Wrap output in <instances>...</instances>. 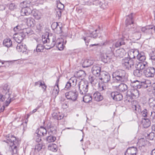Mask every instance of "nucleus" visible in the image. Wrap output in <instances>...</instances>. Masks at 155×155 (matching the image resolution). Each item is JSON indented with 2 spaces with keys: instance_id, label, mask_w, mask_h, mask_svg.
<instances>
[{
  "instance_id": "obj_62",
  "label": "nucleus",
  "mask_w": 155,
  "mask_h": 155,
  "mask_svg": "<svg viewBox=\"0 0 155 155\" xmlns=\"http://www.w3.org/2000/svg\"><path fill=\"white\" fill-rule=\"evenodd\" d=\"M133 51H134V58H135V57H137V58H138V56L139 55V54H140V53L138 51V50H133Z\"/></svg>"
},
{
  "instance_id": "obj_28",
  "label": "nucleus",
  "mask_w": 155,
  "mask_h": 155,
  "mask_svg": "<svg viewBox=\"0 0 155 155\" xmlns=\"http://www.w3.org/2000/svg\"><path fill=\"white\" fill-rule=\"evenodd\" d=\"M106 4L104 0H99L96 3V5L103 9L107 8Z\"/></svg>"
},
{
  "instance_id": "obj_48",
  "label": "nucleus",
  "mask_w": 155,
  "mask_h": 155,
  "mask_svg": "<svg viewBox=\"0 0 155 155\" xmlns=\"http://www.w3.org/2000/svg\"><path fill=\"white\" fill-rule=\"evenodd\" d=\"M134 51L132 49L128 53V55L130 59H135L134 56Z\"/></svg>"
},
{
  "instance_id": "obj_7",
  "label": "nucleus",
  "mask_w": 155,
  "mask_h": 155,
  "mask_svg": "<svg viewBox=\"0 0 155 155\" xmlns=\"http://www.w3.org/2000/svg\"><path fill=\"white\" fill-rule=\"evenodd\" d=\"M89 83L87 81L81 80L78 84L79 91L81 95L85 94L88 91Z\"/></svg>"
},
{
  "instance_id": "obj_33",
  "label": "nucleus",
  "mask_w": 155,
  "mask_h": 155,
  "mask_svg": "<svg viewBox=\"0 0 155 155\" xmlns=\"http://www.w3.org/2000/svg\"><path fill=\"white\" fill-rule=\"evenodd\" d=\"M149 104L150 107L155 110V98L152 97L149 99Z\"/></svg>"
},
{
  "instance_id": "obj_36",
  "label": "nucleus",
  "mask_w": 155,
  "mask_h": 155,
  "mask_svg": "<svg viewBox=\"0 0 155 155\" xmlns=\"http://www.w3.org/2000/svg\"><path fill=\"white\" fill-rule=\"evenodd\" d=\"M134 75L137 77H140L142 75V71L138 68L134 71Z\"/></svg>"
},
{
  "instance_id": "obj_52",
  "label": "nucleus",
  "mask_w": 155,
  "mask_h": 155,
  "mask_svg": "<svg viewBox=\"0 0 155 155\" xmlns=\"http://www.w3.org/2000/svg\"><path fill=\"white\" fill-rule=\"evenodd\" d=\"M149 82L148 81H145L144 82H142V83H143L142 86L145 88L148 87L150 85V84L148 83Z\"/></svg>"
},
{
  "instance_id": "obj_18",
  "label": "nucleus",
  "mask_w": 155,
  "mask_h": 155,
  "mask_svg": "<svg viewBox=\"0 0 155 155\" xmlns=\"http://www.w3.org/2000/svg\"><path fill=\"white\" fill-rule=\"evenodd\" d=\"M137 153V148L132 147L127 148L125 153V155H136Z\"/></svg>"
},
{
  "instance_id": "obj_54",
  "label": "nucleus",
  "mask_w": 155,
  "mask_h": 155,
  "mask_svg": "<svg viewBox=\"0 0 155 155\" xmlns=\"http://www.w3.org/2000/svg\"><path fill=\"white\" fill-rule=\"evenodd\" d=\"M55 10L56 12V16H58V18H59L61 16L62 10L59 9H56Z\"/></svg>"
},
{
  "instance_id": "obj_39",
  "label": "nucleus",
  "mask_w": 155,
  "mask_h": 155,
  "mask_svg": "<svg viewBox=\"0 0 155 155\" xmlns=\"http://www.w3.org/2000/svg\"><path fill=\"white\" fill-rule=\"evenodd\" d=\"M44 48H45V46H44L41 44H38L37 45L36 49L34 50V51L35 52V51L38 52L42 51Z\"/></svg>"
},
{
  "instance_id": "obj_61",
  "label": "nucleus",
  "mask_w": 155,
  "mask_h": 155,
  "mask_svg": "<svg viewBox=\"0 0 155 155\" xmlns=\"http://www.w3.org/2000/svg\"><path fill=\"white\" fill-rule=\"evenodd\" d=\"M102 58H104V60H105L104 61L105 62H107V61H106V60L107 61L110 58L106 54L103 55L102 56Z\"/></svg>"
},
{
  "instance_id": "obj_38",
  "label": "nucleus",
  "mask_w": 155,
  "mask_h": 155,
  "mask_svg": "<svg viewBox=\"0 0 155 155\" xmlns=\"http://www.w3.org/2000/svg\"><path fill=\"white\" fill-rule=\"evenodd\" d=\"M26 23L27 25L29 26H33L34 24V20L31 18L30 17L26 18Z\"/></svg>"
},
{
  "instance_id": "obj_4",
  "label": "nucleus",
  "mask_w": 155,
  "mask_h": 155,
  "mask_svg": "<svg viewBox=\"0 0 155 155\" xmlns=\"http://www.w3.org/2000/svg\"><path fill=\"white\" fill-rule=\"evenodd\" d=\"M137 60L136 59H130L129 57H125L122 59L121 64L124 68L131 70L135 67Z\"/></svg>"
},
{
  "instance_id": "obj_26",
  "label": "nucleus",
  "mask_w": 155,
  "mask_h": 155,
  "mask_svg": "<svg viewBox=\"0 0 155 155\" xmlns=\"http://www.w3.org/2000/svg\"><path fill=\"white\" fill-rule=\"evenodd\" d=\"M94 63V61L93 60L86 59L84 60L83 62L82 65L84 68L88 67L92 65Z\"/></svg>"
},
{
  "instance_id": "obj_1",
  "label": "nucleus",
  "mask_w": 155,
  "mask_h": 155,
  "mask_svg": "<svg viewBox=\"0 0 155 155\" xmlns=\"http://www.w3.org/2000/svg\"><path fill=\"white\" fill-rule=\"evenodd\" d=\"M134 23V21L133 19L132 13H131L130 15L127 16L125 21L126 29H129V30H128V32H127L126 31L124 32L123 34V38L119 39L114 45V46L118 48L121 45H125V43L124 41V40H128L130 36H131V34H133L137 33L140 35L139 38L140 37L141 34L137 30L136 28L135 27H132L131 25Z\"/></svg>"
},
{
  "instance_id": "obj_35",
  "label": "nucleus",
  "mask_w": 155,
  "mask_h": 155,
  "mask_svg": "<svg viewBox=\"0 0 155 155\" xmlns=\"http://www.w3.org/2000/svg\"><path fill=\"white\" fill-rule=\"evenodd\" d=\"M114 49V47L113 44L110 45H107L106 48V53L108 54L111 53Z\"/></svg>"
},
{
  "instance_id": "obj_32",
  "label": "nucleus",
  "mask_w": 155,
  "mask_h": 155,
  "mask_svg": "<svg viewBox=\"0 0 155 155\" xmlns=\"http://www.w3.org/2000/svg\"><path fill=\"white\" fill-rule=\"evenodd\" d=\"M53 117L55 119L59 120H61L63 118L64 115L60 113H57L54 112L52 114Z\"/></svg>"
},
{
  "instance_id": "obj_31",
  "label": "nucleus",
  "mask_w": 155,
  "mask_h": 155,
  "mask_svg": "<svg viewBox=\"0 0 155 155\" xmlns=\"http://www.w3.org/2000/svg\"><path fill=\"white\" fill-rule=\"evenodd\" d=\"M86 75V74L84 71L80 70L75 74L74 75L78 78H81V79H82Z\"/></svg>"
},
{
  "instance_id": "obj_56",
  "label": "nucleus",
  "mask_w": 155,
  "mask_h": 155,
  "mask_svg": "<svg viewBox=\"0 0 155 155\" xmlns=\"http://www.w3.org/2000/svg\"><path fill=\"white\" fill-rule=\"evenodd\" d=\"M139 106L137 104H133L132 105V108L133 109L136 111H139Z\"/></svg>"
},
{
  "instance_id": "obj_11",
  "label": "nucleus",
  "mask_w": 155,
  "mask_h": 155,
  "mask_svg": "<svg viewBox=\"0 0 155 155\" xmlns=\"http://www.w3.org/2000/svg\"><path fill=\"white\" fill-rule=\"evenodd\" d=\"M99 79L103 83H107L110 81V76L108 72L105 71H102L99 76Z\"/></svg>"
},
{
  "instance_id": "obj_27",
  "label": "nucleus",
  "mask_w": 155,
  "mask_h": 155,
  "mask_svg": "<svg viewBox=\"0 0 155 155\" xmlns=\"http://www.w3.org/2000/svg\"><path fill=\"white\" fill-rule=\"evenodd\" d=\"M31 5V2L29 0L24 1L21 2L20 6L21 8H30V6Z\"/></svg>"
},
{
  "instance_id": "obj_5",
  "label": "nucleus",
  "mask_w": 155,
  "mask_h": 155,
  "mask_svg": "<svg viewBox=\"0 0 155 155\" xmlns=\"http://www.w3.org/2000/svg\"><path fill=\"white\" fill-rule=\"evenodd\" d=\"M100 32V27L99 26L98 28L92 32L89 31L88 32L85 33V36L82 37V38L84 41L86 45L88 46L90 38H95L98 36Z\"/></svg>"
},
{
  "instance_id": "obj_2",
  "label": "nucleus",
  "mask_w": 155,
  "mask_h": 155,
  "mask_svg": "<svg viewBox=\"0 0 155 155\" xmlns=\"http://www.w3.org/2000/svg\"><path fill=\"white\" fill-rule=\"evenodd\" d=\"M12 93L10 87L7 84H5L0 92V101L2 102L5 100L3 105L0 109V113L4 111L5 106L7 107L14 100L13 98H10Z\"/></svg>"
},
{
  "instance_id": "obj_46",
  "label": "nucleus",
  "mask_w": 155,
  "mask_h": 155,
  "mask_svg": "<svg viewBox=\"0 0 155 155\" xmlns=\"http://www.w3.org/2000/svg\"><path fill=\"white\" fill-rule=\"evenodd\" d=\"M42 145L41 144L38 143L36 145L35 147V151L36 152H38L42 148Z\"/></svg>"
},
{
  "instance_id": "obj_3",
  "label": "nucleus",
  "mask_w": 155,
  "mask_h": 155,
  "mask_svg": "<svg viewBox=\"0 0 155 155\" xmlns=\"http://www.w3.org/2000/svg\"><path fill=\"white\" fill-rule=\"evenodd\" d=\"M58 38L55 35H48L46 38L44 36H42V41L43 44H46L45 46V48L49 49L54 47L56 45Z\"/></svg>"
},
{
  "instance_id": "obj_30",
  "label": "nucleus",
  "mask_w": 155,
  "mask_h": 155,
  "mask_svg": "<svg viewBox=\"0 0 155 155\" xmlns=\"http://www.w3.org/2000/svg\"><path fill=\"white\" fill-rule=\"evenodd\" d=\"M3 44L7 48L11 47L12 45V41L9 38L5 39L3 41Z\"/></svg>"
},
{
  "instance_id": "obj_51",
  "label": "nucleus",
  "mask_w": 155,
  "mask_h": 155,
  "mask_svg": "<svg viewBox=\"0 0 155 155\" xmlns=\"http://www.w3.org/2000/svg\"><path fill=\"white\" fill-rule=\"evenodd\" d=\"M12 154H15L17 153V147L16 146H12Z\"/></svg>"
},
{
  "instance_id": "obj_59",
  "label": "nucleus",
  "mask_w": 155,
  "mask_h": 155,
  "mask_svg": "<svg viewBox=\"0 0 155 155\" xmlns=\"http://www.w3.org/2000/svg\"><path fill=\"white\" fill-rule=\"evenodd\" d=\"M71 87H72V86H71L70 83L68 81L67 82V83L65 85V90L69 89Z\"/></svg>"
},
{
  "instance_id": "obj_60",
  "label": "nucleus",
  "mask_w": 155,
  "mask_h": 155,
  "mask_svg": "<svg viewBox=\"0 0 155 155\" xmlns=\"http://www.w3.org/2000/svg\"><path fill=\"white\" fill-rule=\"evenodd\" d=\"M16 8V6L14 3H11L9 5V8L11 10H13Z\"/></svg>"
},
{
  "instance_id": "obj_64",
  "label": "nucleus",
  "mask_w": 155,
  "mask_h": 155,
  "mask_svg": "<svg viewBox=\"0 0 155 155\" xmlns=\"http://www.w3.org/2000/svg\"><path fill=\"white\" fill-rule=\"evenodd\" d=\"M106 88V87L104 86L103 85H99L98 89L99 91H102L103 90H105Z\"/></svg>"
},
{
  "instance_id": "obj_14",
  "label": "nucleus",
  "mask_w": 155,
  "mask_h": 155,
  "mask_svg": "<svg viewBox=\"0 0 155 155\" xmlns=\"http://www.w3.org/2000/svg\"><path fill=\"white\" fill-rule=\"evenodd\" d=\"M91 71L92 73L96 77H99L101 72L100 67L97 64L93 66L91 68Z\"/></svg>"
},
{
  "instance_id": "obj_22",
  "label": "nucleus",
  "mask_w": 155,
  "mask_h": 155,
  "mask_svg": "<svg viewBox=\"0 0 155 155\" xmlns=\"http://www.w3.org/2000/svg\"><path fill=\"white\" fill-rule=\"evenodd\" d=\"M16 49L18 52L23 53L27 50V47L25 44L20 43L17 44Z\"/></svg>"
},
{
  "instance_id": "obj_16",
  "label": "nucleus",
  "mask_w": 155,
  "mask_h": 155,
  "mask_svg": "<svg viewBox=\"0 0 155 155\" xmlns=\"http://www.w3.org/2000/svg\"><path fill=\"white\" fill-rule=\"evenodd\" d=\"M148 67V63L147 62H139L137 61L135 67L142 71V70H144L146 68H147Z\"/></svg>"
},
{
  "instance_id": "obj_17",
  "label": "nucleus",
  "mask_w": 155,
  "mask_h": 155,
  "mask_svg": "<svg viewBox=\"0 0 155 155\" xmlns=\"http://www.w3.org/2000/svg\"><path fill=\"white\" fill-rule=\"evenodd\" d=\"M142 82H140L138 80L131 81L130 83V86L132 88L134 89H140L142 86Z\"/></svg>"
},
{
  "instance_id": "obj_23",
  "label": "nucleus",
  "mask_w": 155,
  "mask_h": 155,
  "mask_svg": "<svg viewBox=\"0 0 155 155\" xmlns=\"http://www.w3.org/2000/svg\"><path fill=\"white\" fill-rule=\"evenodd\" d=\"M93 99L97 101H101L103 99V96L98 91L95 92L93 94Z\"/></svg>"
},
{
  "instance_id": "obj_24",
  "label": "nucleus",
  "mask_w": 155,
  "mask_h": 155,
  "mask_svg": "<svg viewBox=\"0 0 155 155\" xmlns=\"http://www.w3.org/2000/svg\"><path fill=\"white\" fill-rule=\"evenodd\" d=\"M117 90L120 92L126 91L128 87L127 85L124 83H121L117 87Z\"/></svg>"
},
{
  "instance_id": "obj_49",
  "label": "nucleus",
  "mask_w": 155,
  "mask_h": 155,
  "mask_svg": "<svg viewBox=\"0 0 155 155\" xmlns=\"http://www.w3.org/2000/svg\"><path fill=\"white\" fill-rule=\"evenodd\" d=\"M154 136V133L151 132L149 134H147V137L150 140H153Z\"/></svg>"
},
{
  "instance_id": "obj_13",
  "label": "nucleus",
  "mask_w": 155,
  "mask_h": 155,
  "mask_svg": "<svg viewBox=\"0 0 155 155\" xmlns=\"http://www.w3.org/2000/svg\"><path fill=\"white\" fill-rule=\"evenodd\" d=\"M25 37V35L21 31L19 33H15L13 35V38L18 43H21Z\"/></svg>"
},
{
  "instance_id": "obj_53",
  "label": "nucleus",
  "mask_w": 155,
  "mask_h": 155,
  "mask_svg": "<svg viewBox=\"0 0 155 155\" xmlns=\"http://www.w3.org/2000/svg\"><path fill=\"white\" fill-rule=\"evenodd\" d=\"M64 5L61 3H58L57 5V9H59L60 10H62L64 8Z\"/></svg>"
},
{
  "instance_id": "obj_41",
  "label": "nucleus",
  "mask_w": 155,
  "mask_h": 155,
  "mask_svg": "<svg viewBox=\"0 0 155 155\" xmlns=\"http://www.w3.org/2000/svg\"><path fill=\"white\" fill-rule=\"evenodd\" d=\"M83 101L85 103H88L92 99L91 96L89 95H85L83 98Z\"/></svg>"
},
{
  "instance_id": "obj_6",
  "label": "nucleus",
  "mask_w": 155,
  "mask_h": 155,
  "mask_svg": "<svg viewBox=\"0 0 155 155\" xmlns=\"http://www.w3.org/2000/svg\"><path fill=\"white\" fill-rule=\"evenodd\" d=\"M113 78L117 81L124 82L126 80L125 71L122 69L116 71L112 74Z\"/></svg>"
},
{
  "instance_id": "obj_12",
  "label": "nucleus",
  "mask_w": 155,
  "mask_h": 155,
  "mask_svg": "<svg viewBox=\"0 0 155 155\" xmlns=\"http://www.w3.org/2000/svg\"><path fill=\"white\" fill-rule=\"evenodd\" d=\"M143 74L147 77H153L155 74V69L153 67H148L143 71Z\"/></svg>"
},
{
  "instance_id": "obj_58",
  "label": "nucleus",
  "mask_w": 155,
  "mask_h": 155,
  "mask_svg": "<svg viewBox=\"0 0 155 155\" xmlns=\"http://www.w3.org/2000/svg\"><path fill=\"white\" fill-rule=\"evenodd\" d=\"M58 26H59V25L57 22H54L51 25V27L53 30H54V29H55L57 27H58Z\"/></svg>"
},
{
  "instance_id": "obj_42",
  "label": "nucleus",
  "mask_w": 155,
  "mask_h": 155,
  "mask_svg": "<svg viewBox=\"0 0 155 155\" xmlns=\"http://www.w3.org/2000/svg\"><path fill=\"white\" fill-rule=\"evenodd\" d=\"M50 135L46 138V141L49 143L54 142L56 140V137L53 136L52 135Z\"/></svg>"
},
{
  "instance_id": "obj_40",
  "label": "nucleus",
  "mask_w": 155,
  "mask_h": 155,
  "mask_svg": "<svg viewBox=\"0 0 155 155\" xmlns=\"http://www.w3.org/2000/svg\"><path fill=\"white\" fill-rule=\"evenodd\" d=\"M146 58L144 55V53L143 52H141L140 53V54L138 56L137 59L141 62H143L145 61Z\"/></svg>"
},
{
  "instance_id": "obj_34",
  "label": "nucleus",
  "mask_w": 155,
  "mask_h": 155,
  "mask_svg": "<svg viewBox=\"0 0 155 155\" xmlns=\"http://www.w3.org/2000/svg\"><path fill=\"white\" fill-rule=\"evenodd\" d=\"M48 148L49 150L54 152H56L58 150L57 145L54 143L49 144Z\"/></svg>"
},
{
  "instance_id": "obj_25",
  "label": "nucleus",
  "mask_w": 155,
  "mask_h": 155,
  "mask_svg": "<svg viewBox=\"0 0 155 155\" xmlns=\"http://www.w3.org/2000/svg\"><path fill=\"white\" fill-rule=\"evenodd\" d=\"M59 79H58L56 81L55 86L53 90L52 94L55 97H56L58 94L59 90L58 87V82Z\"/></svg>"
},
{
  "instance_id": "obj_19",
  "label": "nucleus",
  "mask_w": 155,
  "mask_h": 155,
  "mask_svg": "<svg viewBox=\"0 0 155 155\" xmlns=\"http://www.w3.org/2000/svg\"><path fill=\"white\" fill-rule=\"evenodd\" d=\"M32 11L30 8H21L20 12L21 15L22 16H28L32 13Z\"/></svg>"
},
{
  "instance_id": "obj_45",
  "label": "nucleus",
  "mask_w": 155,
  "mask_h": 155,
  "mask_svg": "<svg viewBox=\"0 0 155 155\" xmlns=\"http://www.w3.org/2000/svg\"><path fill=\"white\" fill-rule=\"evenodd\" d=\"M33 16L37 20H39L41 18V14L38 11H35V12L33 13Z\"/></svg>"
},
{
  "instance_id": "obj_57",
  "label": "nucleus",
  "mask_w": 155,
  "mask_h": 155,
  "mask_svg": "<svg viewBox=\"0 0 155 155\" xmlns=\"http://www.w3.org/2000/svg\"><path fill=\"white\" fill-rule=\"evenodd\" d=\"M37 29L39 31H41L43 28L42 25L39 22L36 25Z\"/></svg>"
},
{
  "instance_id": "obj_44",
  "label": "nucleus",
  "mask_w": 155,
  "mask_h": 155,
  "mask_svg": "<svg viewBox=\"0 0 155 155\" xmlns=\"http://www.w3.org/2000/svg\"><path fill=\"white\" fill-rule=\"evenodd\" d=\"M77 80L74 77H72L69 80V81L72 87L76 86L77 84Z\"/></svg>"
},
{
  "instance_id": "obj_20",
  "label": "nucleus",
  "mask_w": 155,
  "mask_h": 155,
  "mask_svg": "<svg viewBox=\"0 0 155 155\" xmlns=\"http://www.w3.org/2000/svg\"><path fill=\"white\" fill-rule=\"evenodd\" d=\"M64 40L62 38H59L55 45L56 47L60 51L62 50L64 47Z\"/></svg>"
},
{
  "instance_id": "obj_63",
  "label": "nucleus",
  "mask_w": 155,
  "mask_h": 155,
  "mask_svg": "<svg viewBox=\"0 0 155 155\" xmlns=\"http://www.w3.org/2000/svg\"><path fill=\"white\" fill-rule=\"evenodd\" d=\"M62 107L64 109L67 108L68 107V103L67 102H64L62 103Z\"/></svg>"
},
{
  "instance_id": "obj_37",
  "label": "nucleus",
  "mask_w": 155,
  "mask_h": 155,
  "mask_svg": "<svg viewBox=\"0 0 155 155\" xmlns=\"http://www.w3.org/2000/svg\"><path fill=\"white\" fill-rule=\"evenodd\" d=\"M116 53L117 56L120 57L122 58L126 54L125 51L124 49H119L117 51Z\"/></svg>"
},
{
  "instance_id": "obj_43",
  "label": "nucleus",
  "mask_w": 155,
  "mask_h": 155,
  "mask_svg": "<svg viewBox=\"0 0 155 155\" xmlns=\"http://www.w3.org/2000/svg\"><path fill=\"white\" fill-rule=\"evenodd\" d=\"M144 121H143V126L144 128H147L150 125V122L148 118H144Z\"/></svg>"
},
{
  "instance_id": "obj_9",
  "label": "nucleus",
  "mask_w": 155,
  "mask_h": 155,
  "mask_svg": "<svg viewBox=\"0 0 155 155\" xmlns=\"http://www.w3.org/2000/svg\"><path fill=\"white\" fill-rule=\"evenodd\" d=\"M37 136H36L35 138V140L37 142H39L41 140V137L38 136L39 135L40 136H45L47 134V131L46 129L43 127L41 126L36 131Z\"/></svg>"
},
{
  "instance_id": "obj_21",
  "label": "nucleus",
  "mask_w": 155,
  "mask_h": 155,
  "mask_svg": "<svg viewBox=\"0 0 155 155\" xmlns=\"http://www.w3.org/2000/svg\"><path fill=\"white\" fill-rule=\"evenodd\" d=\"M47 127L48 130V133L50 135L55 134L57 133L56 127L52 126L50 123H48L47 125Z\"/></svg>"
},
{
  "instance_id": "obj_50",
  "label": "nucleus",
  "mask_w": 155,
  "mask_h": 155,
  "mask_svg": "<svg viewBox=\"0 0 155 155\" xmlns=\"http://www.w3.org/2000/svg\"><path fill=\"white\" fill-rule=\"evenodd\" d=\"M142 116L143 117H148V114L147 110L145 109L141 113Z\"/></svg>"
},
{
  "instance_id": "obj_10",
  "label": "nucleus",
  "mask_w": 155,
  "mask_h": 155,
  "mask_svg": "<svg viewBox=\"0 0 155 155\" xmlns=\"http://www.w3.org/2000/svg\"><path fill=\"white\" fill-rule=\"evenodd\" d=\"M65 96L67 99L75 101L77 99L78 93L76 90L70 91L65 93Z\"/></svg>"
},
{
  "instance_id": "obj_15",
  "label": "nucleus",
  "mask_w": 155,
  "mask_h": 155,
  "mask_svg": "<svg viewBox=\"0 0 155 155\" xmlns=\"http://www.w3.org/2000/svg\"><path fill=\"white\" fill-rule=\"evenodd\" d=\"M111 96L113 99L116 101H120L122 100V95L117 92H112L111 93Z\"/></svg>"
},
{
  "instance_id": "obj_8",
  "label": "nucleus",
  "mask_w": 155,
  "mask_h": 155,
  "mask_svg": "<svg viewBox=\"0 0 155 155\" xmlns=\"http://www.w3.org/2000/svg\"><path fill=\"white\" fill-rule=\"evenodd\" d=\"M139 96V91L137 89L131 88L127 91L126 96L128 101H130L132 99L138 98Z\"/></svg>"
},
{
  "instance_id": "obj_55",
  "label": "nucleus",
  "mask_w": 155,
  "mask_h": 155,
  "mask_svg": "<svg viewBox=\"0 0 155 155\" xmlns=\"http://www.w3.org/2000/svg\"><path fill=\"white\" fill-rule=\"evenodd\" d=\"M7 140H9V142L11 143H13L14 145H15L14 142L15 140H16V138L15 137L12 136L11 138H10L9 137L7 139Z\"/></svg>"
},
{
  "instance_id": "obj_47",
  "label": "nucleus",
  "mask_w": 155,
  "mask_h": 155,
  "mask_svg": "<svg viewBox=\"0 0 155 155\" xmlns=\"http://www.w3.org/2000/svg\"><path fill=\"white\" fill-rule=\"evenodd\" d=\"M54 31L56 33L58 34H60L62 32L61 27L60 26H58V27H57V28L54 29Z\"/></svg>"
},
{
  "instance_id": "obj_29",
  "label": "nucleus",
  "mask_w": 155,
  "mask_h": 155,
  "mask_svg": "<svg viewBox=\"0 0 155 155\" xmlns=\"http://www.w3.org/2000/svg\"><path fill=\"white\" fill-rule=\"evenodd\" d=\"M26 35L30 36L34 33V31L30 28L23 29L21 31Z\"/></svg>"
}]
</instances>
